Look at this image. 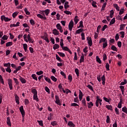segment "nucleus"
Listing matches in <instances>:
<instances>
[{"label": "nucleus", "instance_id": "e2e57ef3", "mask_svg": "<svg viewBox=\"0 0 127 127\" xmlns=\"http://www.w3.org/2000/svg\"><path fill=\"white\" fill-rule=\"evenodd\" d=\"M39 126H41V127H43V121H37Z\"/></svg>", "mask_w": 127, "mask_h": 127}, {"label": "nucleus", "instance_id": "20e7f679", "mask_svg": "<svg viewBox=\"0 0 127 127\" xmlns=\"http://www.w3.org/2000/svg\"><path fill=\"white\" fill-rule=\"evenodd\" d=\"M0 19L2 21H5V22H7L8 21H10L11 20V19L7 17H5L4 15H1L0 16Z\"/></svg>", "mask_w": 127, "mask_h": 127}, {"label": "nucleus", "instance_id": "603ef678", "mask_svg": "<svg viewBox=\"0 0 127 127\" xmlns=\"http://www.w3.org/2000/svg\"><path fill=\"white\" fill-rule=\"evenodd\" d=\"M45 90L46 92H47V93H48V94H50V89H49L48 87L46 86L45 87Z\"/></svg>", "mask_w": 127, "mask_h": 127}, {"label": "nucleus", "instance_id": "774afa93", "mask_svg": "<svg viewBox=\"0 0 127 127\" xmlns=\"http://www.w3.org/2000/svg\"><path fill=\"white\" fill-rule=\"evenodd\" d=\"M30 23L31 24V25H34V24H35V22H34L33 19H31L30 20Z\"/></svg>", "mask_w": 127, "mask_h": 127}, {"label": "nucleus", "instance_id": "b1692460", "mask_svg": "<svg viewBox=\"0 0 127 127\" xmlns=\"http://www.w3.org/2000/svg\"><path fill=\"white\" fill-rule=\"evenodd\" d=\"M74 21L75 24H77L78 22H79V18H78V16H75L74 19Z\"/></svg>", "mask_w": 127, "mask_h": 127}, {"label": "nucleus", "instance_id": "c9c22d12", "mask_svg": "<svg viewBox=\"0 0 127 127\" xmlns=\"http://www.w3.org/2000/svg\"><path fill=\"white\" fill-rule=\"evenodd\" d=\"M85 59H84V55H81L80 56V60H79V62L80 63H82V62H84Z\"/></svg>", "mask_w": 127, "mask_h": 127}, {"label": "nucleus", "instance_id": "1a4fd4ad", "mask_svg": "<svg viewBox=\"0 0 127 127\" xmlns=\"http://www.w3.org/2000/svg\"><path fill=\"white\" fill-rule=\"evenodd\" d=\"M74 26V22L73 20H71L68 24V28L70 31H72L73 27Z\"/></svg>", "mask_w": 127, "mask_h": 127}, {"label": "nucleus", "instance_id": "052dcab7", "mask_svg": "<svg viewBox=\"0 0 127 127\" xmlns=\"http://www.w3.org/2000/svg\"><path fill=\"white\" fill-rule=\"evenodd\" d=\"M64 13H65V14H67V15H71L72 14V12H71L70 11H68V10H65L64 11Z\"/></svg>", "mask_w": 127, "mask_h": 127}, {"label": "nucleus", "instance_id": "6e6552de", "mask_svg": "<svg viewBox=\"0 0 127 127\" xmlns=\"http://www.w3.org/2000/svg\"><path fill=\"white\" fill-rule=\"evenodd\" d=\"M19 111L22 115V118H24V116H25V112L24 111V109H23V106H21L19 108Z\"/></svg>", "mask_w": 127, "mask_h": 127}, {"label": "nucleus", "instance_id": "e433bc0d", "mask_svg": "<svg viewBox=\"0 0 127 127\" xmlns=\"http://www.w3.org/2000/svg\"><path fill=\"white\" fill-rule=\"evenodd\" d=\"M103 100H104V101L107 103H110V101H112V99H108L107 97H103Z\"/></svg>", "mask_w": 127, "mask_h": 127}, {"label": "nucleus", "instance_id": "423d86ee", "mask_svg": "<svg viewBox=\"0 0 127 127\" xmlns=\"http://www.w3.org/2000/svg\"><path fill=\"white\" fill-rule=\"evenodd\" d=\"M56 27H57V29H58V30H59L61 33H63V28H62V26H61V24H60V23L57 24Z\"/></svg>", "mask_w": 127, "mask_h": 127}, {"label": "nucleus", "instance_id": "f3484780", "mask_svg": "<svg viewBox=\"0 0 127 127\" xmlns=\"http://www.w3.org/2000/svg\"><path fill=\"white\" fill-rule=\"evenodd\" d=\"M6 123L8 126H9V127H11V123L10 122V119L9 118V117H7L6 118Z\"/></svg>", "mask_w": 127, "mask_h": 127}, {"label": "nucleus", "instance_id": "13d9d810", "mask_svg": "<svg viewBox=\"0 0 127 127\" xmlns=\"http://www.w3.org/2000/svg\"><path fill=\"white\" fill-rule=\"evenodd\" d=\"M120 34H121V37L122 38H125V32L124 31H121L120 32Z\"/></svg>", "mask_w": 127, "mask_h": 127}, {"label": "nucleus", "instance_id": "58836bf2", "mask_svg": "<svg viewBox=\"0 0 127 127\" xmlns=\"http://www.w3.org/2000/svg\"><path fill=\"white\" fill-rule=\"evenodd\" d=\"M83 27H84V25H83V21H80L79 22V26L78 28H83Z\"/></svg>", "mask_w": 127, "mask_h": 127}, {"label": "nucleus", "instance_id": "5fc2aeb1", "mask_svg": "<svg viewBox=\"0 0 127 127\" xmlns=\"http://www.w3.org/2000/svg\"><path fill=\"white\" fill-rule=\"evenodd\" d=\"M127 79H124V81H122L120 85H121V86H123L124 85H126V84H127Z\"/></svg>", "mask_w": 127, "mask_h": 127}, {"label": "nucleus", "instance_id": "f257e3e1", "mask_svg": "<svg viewBox=\"0 0 127 127\" xmlns=\"http://www.w3.org/2000/svg\"><path fill=\"white\" fill-rule=\"evenodd\" d=\"M24 37V40L26 42H29V43H34V40L33 39H31V37H30V34H24L23 36Z\"/></svg>", "mask_w": 127, "mask_h": 127}, {"label": "nucleus", "instance_id": "4be33fe9", "mask_svg": "<svg viewBox=\"0 0 127 127\" xmlns=\"http://www.w3.org/2000/svg\"><path fill=\"white\" fill-rule=\"evenodd\" d=\"M23 47L25 52H28V50H27V44H23Z\"/></svg>", "mask_w": 127, "mask_h": 127}, {"label": "nucleus", "instance_id": "4468645a", "mask_svg": "<svg viewBox=\"0 0 127 127\" xmlns=\"http://www.w3.org/2000/svg\"><path fill=\"white\" fill-rule=\"evenodd\" d=\"M53 34L55 35H59V31L57 29H54L53 30Z\"/></svg>", "mask_w": 127, "mask_h": 127}, {"label": "nucleus", "instance_id": "5701e85b", "mask_svg": "<svg viewBox=\"0 0 127 127\" xmlns=\"http://www.w3.org/2000/svg\"><path fill=\"white\" fill-rule=\"evenodd\" d=\"M41 38H42V39H44V40H45V41H46V42H47L48 43H49V39H48V38L46 37V36H43L42 37H41Z\"/></svg>", "mask_w": 127, "mask_h": 127}, {"label": "nucleus", "instance_id": "72a5a7b5", "mask_svg": "<svg viewBox=\"0 0 127 127\" xmlns=\"http://www.w3.org/2000/svg\"><path fill=\"white\" fill-rule=\"evenodd\" d=\"M115 8H116V10H118V11H120V7L118 5V4H113Z\"/></svg>", "mask_w": 127, "mask_h": 127}, {"label": "nucleus", "instance_id": "f8f14e48", "mask_svg": "<svg viewBox=\"0 0 127 127\" xmlns=\"http://www.w3.org/2000/svg\"><path fill=\"white\" fill-rule=\"evenodd\" d=\"M41 14H44V12L46 14V15H47V16H48V14H49V13H50V10L49 9H47L45 10H42V11H41Z\"/></svg>", "mask_w": 127, "mask_h": 127}, {"label": "nucleus", "instance_id": "2f4dec72", "mask_svg": "<svg viewBox=\"0 0 127 127\" xmlns=\"http://www.w3.org/2000/svg\"><path fill=\"white\" fill-rule=\"evenodd\" d=\"M31 92L33 95H37V90H36L35 88L32 89Z\"/></svg>", "mask_w": 127, "mask_h": 127}, {"label": "nucleus", "instance_id": "f03ea898", "mask_svg": "<svg viewBox=\"0 0 127 127\" xmlns=\"http://www.w3.org/2000/svg\"><path fill=\"white\" fill-rule=\"evenodd\" d=\"M103 43V48L105 49L107 46H108V40L105 38H101L99 44Z\"/></svg>", "mask_w": 127, "mask_h": 127}, {"label": "nucleus", "instance_id": "0eeeda50", "mask_svg": "<svg viewBox=\"0 0 127 127\" xmlns=\"http://www.w3.org/2000/svg\"><path fill=\"white\" fill-rule=\"evenodd\" d=\"M55 99H56V101H55L56 104H57V105H58L59 106H61V105H62V104H61V102H60V99H59V96H58V95H56Z\"/></svg>", "mask_w": 127, "mask_h": 127}, {"label": "nucleus", "instance_id": "a18cd8bd", "mask_svg": "<svg viewBox=\"0 0 127 127\" xmlns=\"http://www.w3.org/2000/svg\"><path fill=\"white\" fill-rule=\"evenodd\" d=\"M51 79L54 82H56L57 81V78L56 77H55V76H51Z\"/></svg>", "mask_w": 127, "mask_h": 127}, {"label": "nucleus", "instance_id": "7ed1b4c3", "mask_svg": "<svg viewBox=\"0 0 127 127\" xmlns=\"http://www.w3.org/2000/svg\"><path fill=\"white\" fill-rule=\"evenodd\" d=\"M102 102H103V100L100 98L99 96H96V100L95 102L96 106L98 108L99 107V103L100 106H102Z\"/></svg>", "mask_w": 127, "mask_h": 127}, {"label": "nucleus", "instance_id": "de8ad7c7", "mask_svg": "<svg viewBox=\"0 0 127 127\" xmlns=\"http://www.w3.org/2000/svg\"><path fill=\"white\" fill-rule=\"evenodd\" d=\"M106 108L108 109V110H110V111H112L113 110V107L112 105H106Z\"/></svg>", "mask_w": 127, "mask_h": 127}, {"label": "nucleus", "instance_id": "69168bd1", "mask_svg": "<svg viewBox=\"0 0 127 127\" xmlns=\"http://www.w3.org/2000/svg\"><path fill=\"white\" fill-rule=\"evenodd\" d=\"M24 103H25V105L26 106H27V105H28V104H29V100H28V99H25Z\"/></svg>", "mask_w": 127, "mask_h": 127}, {"label": "nucleus", "instance_id": "a19ab883", "mask_svg": "<svg viewBox=\"0 0 127 127\" xmlns=\"http://www.w3.org/2000/svg\"><path fill=\"white\" fill-rule=\"evenodd\" d=\"M44 79L45 81L48 82V83H50V84H51V80L50 79V78H48V77L44 76Z\"/></svg>", "mask_w": 127, "mask_h": 127}, {"label": "nucleus", "instance_id": "4d7b16f0", "mask_svg": "<svg viewBox=\"0 0 127 127\" xmlns=\"http://www.w3.org/2000/svg\"><path fill=\"white\" fill-rule=\"evenodd\" d=\"M74 72H75L77 76L79 77V69L78 68H75L74 69Z\"/></svg>", "mask_w": 127, "mask_h": 127}, {"label": "nucleus", "instance_id": "c85d7f7f", "mask_svg": "<svg viewBox=\"0 0 127 127\" xmlns=\"http://www.w3.org/2000/svg\"><path fill=\"white\" fill-rule=\"evenodd\" d=\"M24 12H25L26 14H27V15H30V12H29V11H28V9H27V8H25L24 9Z\"/></svg>", "mask_w": 127, "mask_h": 127}, {"label": "nucleus", "instance_id": "dca6fc26", "mask_svg": "<svg viewBox=\"0 0 127 127\" xmlns=\"http://www.w3.org/2000/svg\"><path fill=\"white\" fill-rule=\"evenodd\" d=\"M93 106H94V104H93V102H92V101L87 103V107L88 108V109H91Z\"/></svg>", "mask_w": 127, "mask_h": 127}, {"label": "nucleus", "instance_id": "49530a36", "mask_svg": "<svg viewBox=\"0 0 127 127\" xmlns=\"http://www.w3.org/2000/svg\"><path fill=\"white\" fill-rule=\"evenodd\" d=\"M81 39L82 40H85V33L84 32H82L81 34Z\"/></svg>", "mask_w": 127, "mask_h": 127}, {"label": "nucleus", "instance_id": "a211bd4d", "mask_svg": "<svg viewBox=\"0 0 127 127\" xmlns=\"http://www.w3.org/2000/svg\"><path fill=\"white\" fill-rule=\"evenodd\" d=\"M15 100L17 105H19V97L17 95L15 96Z\"/></svg>", "mask_w": 127, "mask_h": 127}, {"label": "nucleus", "instance_id": "864d4df0", "mask_svg": "<svg viewBox=\"0 0 127 127\" xmlns=\"http://www.w3.org/2000/svg\"><path fill=\"white\" fill-rule=\"evenodd\" d=\"M31 76L33 78V79H34V80H36V81H37L38 79H37V77H36V74H32Z\"/></svg>", "mask_w": 127, "mask_h": 127}, {"label": "nucleus", "instance_id": "39448f33", "mask_svg": "<svg viewBox=\"0 0 127 127\" xmlns=\"http://www.w3.org/2000/svg\"><path fill=\"white\" fill-rule=\"evenodd\" d=\"M88 44L90 47L93 45V41L92 40V38L90 37H87L86 38Z\"/></svg>", "mask_w": 127, "mask_h": 127}, {"label": "nucleus", "instance_id": "4c0bfd02", "mask_svg": "<svg viewBox=\"0 0 127 127\" xmlns=\"http://www.w3.org/2000/svg\"><path fill=\"white\" fill-rule=\"evenodd\" d=\"M60 46H59V45L57 44H55L54 45V47H53V49L54 50H56V49H58V48H59Z\"/></svg>", "mask_w": 127, "mask_h": 127}, {"label": "nucleus", "instance_id": "09e8293b", "mask_svg": "<svg viewBox=\"0 0 127 127\" xmlns=\"http://www.w3.org/2000/svg\"><path fill=\"white\" fill-rule=\"evenodd\" d=\"M5 70H6V71H7L8 73H11V69H10V66L6 68Z\"/></svg>", "mask_w": 127, "mask_h": 127}, {"label": "nucleus", "instance_id": "ddd939ff", "mask_svg": "<svg viewBox=\"0 0 127 127\" xmlns=\"http://www.w3.org/2000/svg\"><path fill=\"white\" fill-rule=\"evenodd\" d=\"M63 50H64V51H67L70 54H72V51L70 50L67 47H64L62 48Z\"/></svg>", "mask_w": 127, "mask_h": 127}, {"label": "nucleus", "instance_id": "0e129e2a", "mask_svg": "<svg viewBox=\"0 0 127 127\" xmlns=\"http://www.w3.org/2000/svg\"><path fill=\"white\" fill-rule=\"evenodd\" d=\"M4 67H10V63H8L7 64H3Z\"/></svg>", "mask_w": 127, "mask_h": 127}, {"label": "nucleus", "instance_id": "bf43d9fd", "mask_svg": "<svg viewBox=\"0 0 127 127\" xmlns=\"http://www.w3.org/2000/svg\"><path fill=\"white\" fill-rule=\"evenodd\" d=\"M97 2L95 1H93L92 3V5L93 6V7H97Z\"/></svg>", "mask_w": 127, "mask_h": 127}, {"label": "nucleus", "instance_id": "6e6d98bb", "mask_svg": "<svg viewBox=\"0 0 127 127\" xmlns=\"http://www.w3.org/2000/svg\"><path fill=\"white\" fill-rule=\"evenodd\" d=\"M58 54L61 57H65V54L61 52H58Z\"/></svg>", "mask_w": 127, "mask_h": 127}, {"label": "nucleus", "instance_id": "2eb2a0df", "mask_svg": "<svg viewBox=\"0 0 127 127\" xmlns=\"http://www.w3.org/2000/svg\"><path fill=\"white\" fill-rule=\"evenodd\" d=\"M19 79L22 84H25L26 83V79H25L24 78L20 76Z\"/></svg>", "mask_w": 127, "mask_h": 127}, {"label": "nucleus", "instance_id": "6ab92c4d", "mask_svg": "<svg viewBox=\"0 0 127 127\" xmlns=\"http://www.w3.org/2000/svg\"><path fill=\"white\" fill-rule=\"evenodd\" d=\"M101 80L102 81V85H104L105 84H106V77H105V75L102 76Z\"/></svg>", "mask_w": 127, "mask_h": 127}, {"label": "nucleus", "instance_id": "c756f323", "mask_svg": "<svg viewBox=\"0 0 127 127\" xmlns=\"http://www.w3.org/2000/svg\"><path fill=\"white\" fill-rule=\"evenodd\" d=\"M87 88H88L89 90L92 91V92H94V88H93V86L92 85L88 84V85L86 86Z\"/></svg>", "mask_w": 127, "mask_h": 127}, {"label": "nucleus", "instance_id": "f704fd0d", "mask_svg": "<svg viewBox=\"0 0 127 127\" xmlns=\"http://www.w3.org/2000/svg\"><path fill=\"white\" fill-rule=\"evenodd\" d=\"M96 58L97 62H98L99 64H102V61H101V59L99 58V56H97Z\"/></svg>", "mask_w": 127, "mask_h": 127}, {"label": "nucleus", "instance_id": "680f3d73", "mask_svg": "<svg viewBox=\"0 0 127 127\" xmlns=\"http://www.w3.org/2000/svg\"><path fill=\"white\" fill-rule=\"evenodd\" d=\"M78 97L79 98H83V92H82V91L80 90H79Z\"/></svg>", "mask_w": 127, "mask_h": 127}, {"label": "nucleus", "instance_id": "9b49d317", "mask_svg": "<svg viewBox=\"0 0 127 127\" xmlns=\"http://www.w3.org/2000/svg\"><path fill=\"white\" fill-rule=\"evenodd\" d=\"M8 81V85L9 86L10 90H12V80L11 79H7Z\"/></svg>", "mask_w": 127, "mask_h": 127}, {"label": "nucleus", "instance_id": "9d476101", "mask_svg": "<svg viewBox=\"0 0 127 127\" xmlns=\"http://www.w3.org/2000/svg\"><path fill=\"white\" fill-rule=\"evenodd\" d=\"M43 15H41V14H37V16L39 18H41V19L46 20V19H47V18L45 16V14H43Z\"/></svg>", "mask_w": 127, "mask_h": 127}, {"label": "nucleus", "instance_id": "bb28decb", "mask_svg": "<svg viewBox=\"0 0 127 127\" xmlns=\"http://www.w3.org/2000/svg\"><path fill=\"white\" fill-rule=\"evenodd\" d=\"M115 22H116V18H113L111 19V20L109 23V25H112V24H114L115 23Z\"/></svg>", "mask_w": 127, "mask_h": 127}, {"label": "nucleus", "instance_id": "a878e982", "mask_svg": "<svg viewBox=\"0 0 127 127\" xmlns=\"http://www.w3.org/2000/svg\"><path fill=\"white\" fill-rule=\"evenodd\" d=\"M69 2L67 1H65L64 4L65 9H67L69 7Z\"/></svg>", "mask_w": 127, "mask_h": 127}, {"label": "nucleus", "instance_id": "3c124183", "mask_svg": "<svg viewBox=\"0 0 127 127\" xmlns=\"http://www.w3.org/2000/svg\"><path fill=\"white\" fill-rule=\"evenodd\" d=\"M13 80L16 84V85H19V81H18V80L16 78H13Z\"/></svg>", "mask_w": 127, "mask_h": 127}, {"label": "nucleus", "instance_id": "aec40b11", "mask_svg": "<svg viewBox=\"0 0 127 127\" xmlns=\"http://www.w3.org/2000/svg\"><path fill=\"white\" fill-rule=\"evenodd\" d=\"M33 100L36 102H39V99H38V96L37 94L33 95Z\"/></svg>", "mask_w": 127, "mask_h": 127}, {"label": "nucleus", "instance_id": "473e14b6", "mask_svg": "<svg viewBox=\"0 0 127 127\" xmlns=\"http://www.w3.org/2000/svg\"><path fill=\"white\" fill-rule=\"evenodd\" d=\"M68 126H69V127H75V125L74 124V123H73V122H72V121H69L68 124H67Z\"/></svg>", "mask_w": 127, "mask_h": 127}, {"label": "nucleus", "instance_id": "c03bdc74", "mask_svg": "<svg viewBox=\"0 0 127 127\" xmlns=\"http://www.w3.org/2000/svg\"><path fill=\"white\" fill-rule=\"evenodd\" d=\"M2 39L3 40H7L8 39V36L4 35L2 37Z\"/></svg>", "mask_w": 127, "mask_h": 127}, {"label": "nucleus", "instance_id": "cd10ccee", "mask_svg": "<svg viewBox=\"0 0 127 127\" xmlns=\"http://www.w3.org/2000/svg\"><path fill=\"white\" fill-rule=\"evenodd\" d=\"M111 49L113 51H116V52H118V48H117V47L115 46V45H112L111 46Z\"/></svg>", "mask_w": 127, "mask_h": 127}, {"label": "nucleus", "instance_id": "338daca9", "mask_svg": "<svg viewBox=\"0 0 127 127\" xmlns=\"http://www.w3.org/2000/svg\"><path fill=\"white\" fill-rule=\"evenodd\" d=\"M74 57L73 60H74V61L77 60H78V57L77 56V53L75 52L74 53Z\"/></svg>", "mask_w": 127, "mask_h": 127}, {"label": "nucleus", "instance_id": "37998d69", "mask_svg": "<svg viewBox=\"0 0 127 127\" xmlns=\"http://www.w3.org/2000/svg\"><path fill=\"white\" fill-rule=\"evenodd\" d=\"M114 10H111L110 11V18H113V16L114 15Z\"/></svg>", "mask_w": 127, "mask_h": 127}, {"label": "nucleus", "instance_id": "393cba45", "mask_svg": "<svg viewBox=\"0 0 127 127\" xmlns=\"http://www.w3.org/2000/svg\"><path fill=\"white\" fill-rule=\"evenodd\" d=\"M12 44H13V43H12V42H8L6 43V47H9L10 46H12Z\"/></svg>", "mask_w": 127, "mask_h": 127}, {"label": "nucleus", "instance_id": "8fccbe9b", "mask_svg": "<svg viewBox=\"0 0 127 127\" xmlns=\"http://www.w3.org/2000/svg\"><path fill=\"white\" fill-rule=\"evenodd\" d=\"M107 5V2H104L103 3V5L102 6L101 10H105V7H106V6Z\"/></svg>", "mask_w": 127, "mask_h": 127}, {"label": "nucleus", "instance_id": "ea45409f", "mask_svg": "<svg viewBox=\"0 0 127 127\" xmlns=\"http://www.w3.org/2000/svg\"><path fill=\"white\" fill-rule=\"evenodd\" d=\"M19 12L17 11L14 12V13H12V17H13V18H15V17H16V16L17 15V14H18Z\"/></svg>", "mask_w": 127, "mask_h": 127}, {"label": "nucleus", "instance_id": "7c9ffc66", "mask_svg": "<svg viewBox=\"0 0 127 127\" xmlns=\"http://www.w3.org/2000/svg\"><path fill=\"white\" fill-rule=\"evenodd\" d=\"M0 83H1L2 85H4V81L3 80V78H2V76L0 74Z\"/></svg>", "mask_w": 127, "mask_h": 127}, {"label": "nucleus", "instance_id": "412c9836", "mask_svg": "<svg viewBox=\"0 0 127 127\" xmlns=\"http://www.w3.org/2000/svg\"><path fill=\"white\" fill-rule=\"evenodd\" d=\"M83 31H84V29H79L75 31V33L76 34H80V33L83 32Z\"/></svg>", "mask_w": 127, "mask_h": 127}, {"label": "nucleus", "instance_id": "79ce46f5", "mask_svg": "<svg viewBox=\"0 0 127 127\" xmlns=\"http://www.w3.org/2000/svg\"><path fill=\"white\" fill-rule=\"evenodd\" d=\"M56 59L58 60V61H59V62H62V60L61 59V58L59 57V56L58 55H56Z\"/></svg>", "mask_w": 127, "mask_h": 127}]
</instances>
